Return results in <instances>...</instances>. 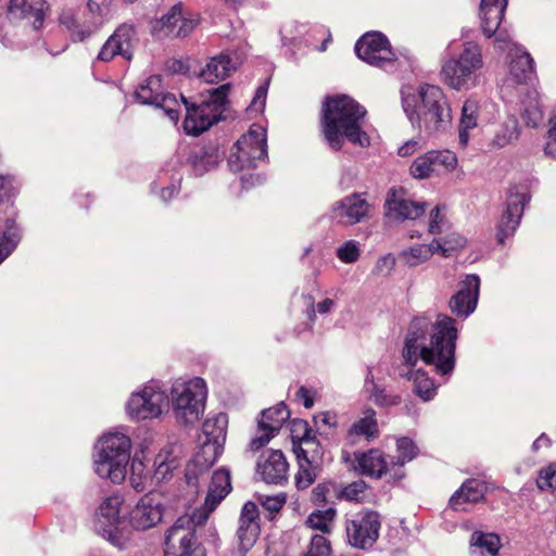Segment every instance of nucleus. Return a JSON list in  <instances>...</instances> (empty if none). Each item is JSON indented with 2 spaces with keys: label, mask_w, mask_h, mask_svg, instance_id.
Returning a JSON list of instances; mask_svg holds the SVG:
<instances>
[{
  "label": "nucleus",
  "mask_w": 556,
  "mask_h": 556,
  "mask_svg": "<svg viewBox=\"0 0 556 556\" xmlns=\"http://www.w3.org/2000/svg\"><path fill=\"white\" fill-rule=\"evenodd\" d=\"M135 30L131 26L123 25L105 41L98 54V61L110 62L121 55L130 61Z\"/></svg>",
  "instance_id": "412c9836"
},
{
  "label": "nucleus",
  "mask_w": 556,
  "mask_h": 556,
  "mask_svg": "<svg viewBox=\"0 0 556 556\" xmlns=\"http://www.w3.org/2000/svg\"><path fill=\"white\" fill-rule=\"evenodd\" d=\"M231 491L230 473L225 469H218L213 473L211 484L204 504L194 509L200 522H206L210 515Z\"/></svg>",
  "instance_id": "6ab92c4d"
},
{
  "label": "nucleus",
  "mask_w": 556,
  "mask_h": 556,
  "mask_svg": "<svg viewBox=\"0 0 556 556\" xmlns=\"http://www.w3.org/2000/svg\"><path fill=\"white\" fill-rule=\"evenodd\" d=\"M451 225L446 220L445 215L441 212L440 206H435L430 212L429 232L432 235L442 233L445 230H450Z\"/></svg>",
  "instance_id": "6e6d98bb"
},
{
  "label": "nucleus",
  "mask_w": 556,
  "mask_h": 556,
  "mask_svg": "<svg viewBox=\"0 0 556 556\" xmlns=\"http://www.w3.org/2000/svg\"><path fill=\"white\" fill-rule=\"evenodd\" d=\"M231 72V60L227 55L212 58L201 72V77L210 84L224 80Z\"/></svg>",
  "instance_id": "473e14b6"
},
{
  "label": "nucleus",
  "mask_w": 556,
  "mask_h": 556,
  "mask_svg": "<svg viewBox=\"0 0 556 556\" xmlns=\"http://www.w3.org/2000/svg\"><path fill=\"white\" fill-rule=\"evenodd\" d=\"M186 155L187 163L192 167L194 174L199 176L214 168L219 162V152L214 146L190 147Z\"/></svg>",
  "instance_id": "cd10ccee"
},
{
  "label": "nucleus",
  "mask_w": 556,
  "mask_h": 556,
  "mask_svg": "<svg viewBox=\"0 0 556 556\" xmlns=\"http://www.w3.org/2000/svg\"><path fill=\"white\" fill-rule=\"evenodd\" d=\"M370 204L362 194L353 193L338 201L333 206V216L340 223L354 225L368 216Z\"/></svg>",
  "instance_id": "4be33fe9"
},
{
  "label": "nucleus",
  "mask_w": 556,
  "mask_h": 556,
  "mask_svg": "<svg viewBox=\"0 0 556 556\" xmlns=\"http://www.w3.org/2000/svg\"><path fill=\"white\" fill-rule=\"evenodd\" d=\"M380 527V515L377 511L366 510L359 514L357 518L345 523L349 543L358 548L372 546L379 536Z\"/></svg>",
  "instance_id": "4468645a"
},
{
  "label": "nucleus",
  "mask_w": 556,
  "mask_h": 556,
  "mask_svg": "<svg viewBox=\"0 0 556 556\" xmlns=\"http://www.w3.org/2000/svg\"><path fill=\"white\" fill-rule=\"evenodd\" d=\"M429 320L416 317L412 320L403 348L402 356L408 366H415L418 359L433 365L440 375H450L455 366L457 328L448 316H439L432 325L429 346L424 345Z\"/></svg>",
  "instance_id": "f257e3e1"
},
{
  "label": "nucleus",
  "mask_w": 556,
  "mask_h": 556,
  "mask_svg": "<svg viewBox=\"0 0 556 556\" xmlns=\"http://www.w3.org/2000/svg\"><path fill=\"white\" fill-rule=\"evenodd\" d=\"M163 514L164 507L159 496L154 493H147L129 511V525L137 531H146L159 525L163 519Z\"/></svg>",
  "instance_id": "f3484780"
},
{
  "label": "nucleus",
  "mask_w": 556,
  "mask_h": 556,
  "mask_svg": "<svg viewBox=\"0 0 556 556\" xmlns=\"http://www.w3.org/2000/svg\"><path fill=\"white\" fill-rule=\"evenodd\" d=\"M354 469L362 476L371 479H381L390 477L399 480L403 472H397L394 466V458L387 455L378 447H371L367 451H356L354 453Z\"/></svg>",
  "instance_id": "9d476101"
},
{
  "label": "nucleus",
  "mask_w": 556,
  "mask_h": 556,
  "mask_svg": "<svg viewBox=\"0 0 556 556\" xmlns=\"http://www.w3.org/2000/svg\"><path fill=\"white\" fill-rule=\"evenodd\" d=\"M371 400L379 407H392L401 403L402 399L399 394L388 391L377 384L374 386L371 391Z\"/></svg>",
  "instance_id": "de8ad7c7"
},
{
  "label": "nucleus",
  "mask_w": 556,
  "mask_h": 556,
  "mask_svg": "<svg viewBox=\"0 0 556 556\" xmlns=\"http://www.w3.org/2000/svg\"><path fill=\"white\" fill-rule=\"evenodd\" d=\"M15 179L11 175H0V201L11 198L15 192Z\"/></svg>",
  "instance_id": "69168bd1"
},
{
  "label": "nucleus",
  "mask_w": 556,
  "mask_h": 556,
  "mask_svg": "<svg viewBox=\"0 0 556 556\" xmlns=\"http://www.w3.org/2000/svg\"><path fill=\"white\" fill-rule=\"evenodd\" d=\"M330 534H314L311 538L307 551L304 556H330L332 553Z\"/></svg>",
  "instance_id": "49530a36"
},
{
  "label": "nucleus",
  "mask_w": 556,
  "mask_h": 556,
  "mask_svg": "<svg viewBox=\"0 0 556 556\" xmlns=\"http://www.w3.org/2000/svg\"><path fill=\"white\" fill-rule=\"evenodd\" d=\"M386 208L387 215L396 220L417 219L425 214L427 204L408 199L401 188L388 192Z\"/></svg>",
  "instance_id": "aec40b11"
},
{
  "label": "nucleus",
  "mask_w": 556,
  "mask_h": 556,
  "mask_svg": "<svg viewBox=\"0 0 556 556\" xmlns=\"http://www.w3.org/2000/svg\"><path fill=\"white\" fill-rule=\"evenodd\" d=\"M338 511L334 507L315 509L305 519V527L319 532L318 534H331L334 529Z\"/></svg>",
  "instance_id": "c756f323"
},
{
  "label": "nucleus",
  "mask_w": 556,
  "mask_h": 556,
  "mask_svg": "<svg viewBox=\"0 0 556 556\" xmlns=\"http://www.w3.org/2000/svg\"><path fill=\"white\" fill-rule=\"evenodd\" d=\"M17 240L18 233L14 227H9L4 233H0V263L10 254Z\"/></svg>",
  "instance_id": "13d9d810"
},
{
  "label": "nucleus",
  "mask_w": 556,
  "mask_h": 556,
  "mask_svg": "<svg viewBox=\"0 0 556 556\" xmlns=\"http://www.w3.org/2000/svg\"><path fill=\"white\" fill-rule=\"evenodd\" d=\"M276 434L275 431L257 422V430L249 443V450L253 453L260 451L266 446Z\"/></svg>",
  "instance_id": "864d4df0"
},
{
  "label": "nucleus",
  "mask_w": 556,
  "mask_h": 556,
  "mask_svg": "<svg viewBox=\"0 0 556 556\" xmlns=\"http://www.w3.org/2000/svg\"><path fill=\"white\" fill-rule=\"evenodd\" d=\"M198 15H190L189 17L184 15L181 11V21H179L178 29L175 31L176 37H186L188 36L199 24Z\"/></svg>",
  "instance_id": "e2e57ef3"
},
{
  "label": "nucleus",
  "mask_w": 556,
  "mask_h": 556,
  "mask_svg": "<svg viewBox=\"0 0 556 556\" xmlns=\"http://www.w3.org/2000/svg\"><path fill=\"white\" fill-rule=\"evenodd\" d=\"M154 473L152 479L156 483L169 480L179 467V459L169 450H161L154 458Z\"/></svg>",
  "instance_id": "7c9ffc66"
},
{
  "label": "nucleus",
  "mask_w": 556,
  "mask_h": 556,
  "mask_svg": "<svg viewBox=\"0 0 556 556\" xmlns=\"http://www.w3.org/2000/svg\"><path fill=\"white\" fill-rule=\"evenodd\" d=\"M435 253L438 251L433 240L430 244H419L402 251L400 258L408 266H417L428 261Z\"/></svg>",
  "instance_id": "4c0bfd02"
},
{
  "label": "nucleus",
  "mask_w": 556,
  "mask_h": 556,
  "mask_svg": "<svg viewBox=\"0 0 556 556\" xmlns=\"http://www.w3.org/2000/svg\"><path fill=\"white\" fill-rule=\"evenodd\" d=\"M74 204L79 210H88L94 201L90 192L79 190L73 195Z\"/></svg>",
  "instance_id": "338daca9"
},
{
  "label": "nucleus",
  "mask_w": 556,
  "mask_h": 556,
  "mask_svg": "<svg viewBox=\"0 0 556 556\" xmlns=\"http://www.w3.org/2000/svg\"><path fill=\"white\" fill-rule=\"evenodd\" d=\"M261 532L260 511L253 502H247L241 510L238 539L243 551L250 549L257 541Z\"/></svg>",
  "instance_id": "393cba45"
},
{
  "label": "nucleus",
  "mask_w": 556,
  "mask_h": 556,
  "mask_svg": "<svg viewBox=\"0 0 556 556\" xmlns=\"http://www.w3.org/2000/svg\"><path fill=\"white\" fill-rule=\"evenodd\" d=\"M470 543L480 549L481 554L496 556L501 547V539L491 532L475 531L471 534Z\"/></svg>",
  "instance_id": "ea45409f"
},
{
  "label": "nucleus",
  "mask_w": 556,
  "mask_h": 556,
  "mask_svg": "<svg viewBox=\"0 0 556 556\" xmlns=\"http://www.w3.org/2000/svg\"><path fill=\"white\" fill-rule=\"evenodd\" d=\"M130 450L131 442L127 435L118 432L104 434L98 443L96 473L115 484L124 482L127 477Z\"/></svg>",
  "instance_id": "7ed1b4c3"
},
{
  "label": "nucleus",
  "mask_w": 556,
  "mask_h": 556,
  "mask_svg": "<svg viewBox=\"0 0 556 556\" xmlns=\"http://www.w3.org/2000/svg\"><path fill=\"white\" fill-rule=\"evenodd\" d=\"M480 279L476 275H468L460 282L459 290L450 301V307L457 316H468L477 306Z\"/></svg>",
  "instance_id": "5701e85b"
},
{
  "label": "nucleus",
  "mask_w": 556,
  "mask_h": 556,
  "mask_svg": "<svg viewBox=\"0 0 556 556\" xmlns=\"http://www.w3.org/2000/svg\"><path fill=\"white\" fill-rule=\"evenodd\" d=\"M266 156V130L261 125L254 124L235 143L228 163L235 172H240L253 167L255 161Z\"/></svg>",
  "instance_id": "6e6552de"
},
{
  "label": "nucleus",
  "mask_w": 556,
  "mask_h": 556,
  "mask_svg": "<svg viewBox=\"0 0 556 556\" xmlns=\"http://www.w3.org/2000/svg\"><path fill=\"white\" fill-rule=\"evenodd\" d=\"M494 36L495 46L502 51L508 50V54L514 50L515 47H519L518 45L511 41L509 34L505 29L498 28Z\"/></svg>",
  "instance_id": "0e129e2a"
},
{
  "label": "nucleus",
  "mask_w": 556,
  "mask_h": 556,
  "mask_svg": "<svg viewBox=\"0 0 556 556\" xmlns=\"http://www.w3.org/2000/svg\"><path fill=\"white\" fill-rule=\"evenodd\" d=\"M366 114V110L348 96H334L326 100L321 127L332 150H341L343 137L363 148L370 144L369 136L363 129Z\"/></svg>",
  "instance_id": "f03ea898"
},
{
  "label": "nucleus",
  "mask_w": 556,
  "mask_h": 556,
  "mask_svg": "<svg viewBox=\"0 0 556 556\" xmlns=\"http://www.w3.org/2000/svg\"><path fill=\"white\" fill-rule=\"evenodd\" d=\"M355 52L359 59L378 67H386L396 60L389 40L380 33L362 36L356 42Z\"/></svg>",
  "instance_id": "ddd939ff"
},
{
  "label": "nucleus",
  "mask_w": 556,
  "mask_h": 556,
  "mask_svg": "<svg viewBox=\"0 0 556 556\" xmlns=\"http://www.w3.org/2000/svg\"><path fill=\"white\" fill-rule=\"evenodd\" d=\"M349 434L364 437L367 441L376 439L379 435V427L375 410L368 409L364 417L351 426Z\"/></svg>",
  "instance_id": "e433bc0d"
},
{
  "label": "nucleus",
  "mask_w": 556,
  "mask_h": 556,
  "mask_svg": "<svg viewBox=\"0 0 556 556\" xmlns=\"http://www.w3.org/2000/svg\"><path fill=\"white\" fill-rule=\"evenodd\" d=\"M223 445L201 440L199 451L192 458L191 465L199 471L211 468L223 453Z\"/></svg>",
  "instance_id": "f704fd0d"
},
{
  "label": "nucleus",
  "mask_w": 556,
  "mask_h": 556,
  "mask_svg": "<svg viewBox=\"0 0 556 556\" xmlns=\"http://www.w3.org/2000/svg\"><path fill=\"white\" fill-rule=\"evenodd\" d=\"M165 405H167L165 392L153 384H147L131 394L127 403V413L136 420L152 419L162 414Z\"/></svg>",
  "instance_id": "f8f14e48"
},
{
  "label": "nucleus",
  "mask_w": 556,
  "mask_h": 556,
  "mask_svg": "<svg viewBox=\"0 0 556 556\" xmlns=\"http://www.w3.org/2000/svg\"><path fill=\"white\" fill-rule=\"evenodd\" d=\"M507 0H481L480 20L481 28L485 37H493L504 18Z\"/></svg>",
  "instance_id": "a878e982"
},
{
  "label": "nucleus",
  "mask_w": 556,
  "mask_h": 556,
  "mask_svg": "<svg viewBox=\"0 0 556 556\" xmlns=\"http://www.w3.org/2000/svg\"><path fill=\"white\" fill-rule=\"evenodd\" d=\"M256 500L264 509L268 510L270 514H277L286 505L287 494L283 492L276 495L258 494Z\"/></svg>",
  "instance_id": "603ef678"
},
{
  "label": "nucleus",
  "mask_w": 556,
  "mask_h": 556,
  "mask_svg": "<svg viewBox=\"0 0 556 556\" xmlns=\"http://www.w3.org/2000/svg\"><path fill=\"white\" fill-rule=\"evenodd\" d=\"M397 456L394 458V466L397 472H402L404 465L414 459L418 454V447L409 438L403 437L396 441Z\"/></svg>",
  "instance_id": "79ce46f5"
},
{
  "label": "nucleus",
  "mask_w": 556,
  "mask_h": 556,
  "mask_svg": "<svg viewBox=\"0 0 556 556\" xmlns=\"http://www.w3.org/2000/svg\"><path fill=\"white\" fill-rule=\"evenodd\" d=\"M269 80H266L263 85H261L255 92V96L252 100L251 105L255 110H263L266 102V96L268 90Z\"/></svg>",
  "instance_id": "774afa93"
},
{
  "label": "nucleus",
  "mask_w": 556,
  "mask_h": 556,
  "mask_svg": "<svg viewBox=\"0 0 556 556\" xmlns=\"http://www.w3.org/2000/svg\"><path fill=\"white\" fill-rule=\"evenodd\" d=\"M486 490L488 486L485 482L477 479H468L450 498V506L454 510H465L466 504H477L482 501Z\"/></svg>",
  "instance_id": "bb28decb"
},
{
  "label": "nucleus",
  "mask_w": 556,
  "mask_h": 556,
  "mask_svg": "<svg viewBox=\"0 0 556 556\" xmlns=\"http://www.w3.org/2000/svg\"><path fill=\"white\" fill-rule=\"evenodd\" d=\"M338 484L332 481L318 483L312 491V503L316 506H325L331 491L337 494Z\"/></svg>",
  "instance_id": "3c124183"
},
{
  "label": "nucleus",
  "mask_w": 556,
  "mask_h": 556,
  "mask_svg": "<svg viewBox=\"0 0 556 556\" xmlns=\"http://www.w3.org/2000/svg\"><path fill=\"white\" fill-rule=\"evenodd\" d=\"M124 504V498L119 494H113L103 500L99 506V516L102 517L105 522L118 529L121 525V509Z\"/></svg>",
  "instance_id": "c9c22d12"
},
{
  "label": "nucleus",
  "mask_w": 556,
  "mask_h": 556,
  "mask_svg": "<svg viewBox=\"0 0 556 556\" xmlns=\"http://www.w3.org/2000/svg\"><path fill=\"white\" fill-rule=\"evenodd\" d=\"M403 106L409 119H416L427 129H438L439 125L450 119V112L441 88L424 84L416 93L403 98Z\"/></svg>",
  "instance_id": "20e7f679"
},
{
  "label": "nucleus",
  "mask_w": 556,
  "mask_h": 556,
  "mask_svg": "<svg viewBox=\"0 0 556 556\" xmlns=\"http://www.w3.org/2000/svg\"><path fill=\"white\" fill-rule=\"evenodd\" d=\"M438 253L444 257L453 255L466 244V239L457 232H447L444 237L434 239Z\"/></svg>",
  "instance_id": "37998d69"
},
{
  "label": "nucleus",
  "mask_w": 556,
  "mask_h": 556,
  "mask_svg": "<svg viewBox=\"0 0 556 556\" xmlns=\"http://www.w3.org/2000/svg\"><path fill=\"white\" fill-rule=\"evenodd\" d=\"M370 493V486L362 479L355 480L344 485H338L336 500L349 503H365Z\"/></svg>",
  "instance_id": "2f4dec72"
},
{
  "label": "nucleus",
  "mask_w": 556,
  "mask_h": 556,
  "mask_svg": "<svg viewBox=\"0 0 556 556\" xmlns=\"http://www.w3.org/2000/svg\"><path fill=\"white\" fill-rule=\"evenodd\" d=\"M289 464L279 450H270L257 463V473L266 483L279 484L287 480Z\"/></svg>",
  "instance_id": "b1692460"
},
{
  "label": "nucleus",
  "mask_w": 556,
  "mask_h": 556,
  "mask_svg": "<svg viewBox=\"0 0 556 556\" xmlns=\"http://www.w3.org/2000/svg\"><path fill=\"white\" fill-rule=\"evenodd\" d=\"M154 105L163 109L172 121H178L180 104L174 94L162 92Z\"/></svg>",
  "instance_id": "09e8293b"
},
{
  "label": "nucleus",
  "mask_w": 556,
  "mask_h": 556,
  "mask_svg": "<svg viewBox=\"0 0 556 556\" xmlns=\"http://www.w3.org/2000/svg\"><path fill=\"white\" fill-rule=\"evenodd\" d=\"M337 256L343 263H355L359 257L358 244L353 240L345 242L338 249Z\"/></svg>",
  "instance_id": "bf43d9fd"
},
{
  "label": "nucleus",
  "mask_w": 556,
  "mask_h": 556,
  "mask_svg": "<svg viewBox=\"0 0 556 556\" xmlns=\"http://www.w3.org/2000/svg\"><path fill=\"white\" fill-rule=\"evenodd\" d=\"M290 413L283 404L263 410L258 422L278 433Z\"/></svg>",
  "instance_id": "a19ab883"
},
{
  "label": "nucleus",
  "mask_w": 556,
  "mask_h": 556,
  "mask_svg": "<svg viewBox=\"0 0 556 556\" xmlns=\"http://www.w3.org/2000/svg\"><path fill=\"white\" fill-rule=\"evenodd\" d=\"M478 110L479 105L476 100L468 99L465 101L460 118L462 127L475 128L477 126Z\"/></svg>",
  "instance_id": "4d7b16f0"
},
{
  "label": "nucleus",
  "mask_w": 556,
  "mask_h": 556,
  "mask_svg": "<svg viewBox=\"0 0 556 556\" xmlns=\"http://www.w3.org/2000/svg\"><path fill=\"white\" fill-rule=\"evenodd\" d=\"M229 84L222 85L210 91L208 98L200 104L187 108L184 128L187 134L200 135L217 123L226 109Z\"/></svg>",
  "instance_id": "39448f33"
},
{
  "label": "nucleus",
  "mask_w": 556,
  "mask_h": 556,
  "mask_svg": "<svg viewBox=\"0 0 556 556\" xmlns=\"http://www.w3.org/2000/svg\"><path fill=\"white\" fill-rule=\"evenodd\" d=\"M457 166V157L454 152L429 151L414 160L409 173L414 178L425 179L432 174L451 172Z\"/></svg>",
  "instance_id": "dca6fc26"
},
{
  "label": "nucleus",
  "mask_w": 556,
  "mask_h": 556,
  "mask_svg": "<svg viewBox=\"0 0 556 556\" xmlns=\"http://www.w3.org/2000/svg\"><path fill=\"white\" fill-rule=\"evenodd\" d=\"M536 484L542 491L556 492V464H549L539 471Z\"/></svg>",
  "instance_id": "8fccbe9b"
},
{
  "label": "nucleus",
  "mask_w": 556,
  "mask_h": 556,
  "mask_svg": "<svg viewBox=\"0 0 556 556\" xmlns=\"http://www.w3.org/2000/svg\"><path fill=\"white\" fill-rule=\"evenodd\" d=\"M227 417L219 414L212 418H207L202 426V438L200 440L212 442L224 446L226 441Z\"/></svg>",
  "instance_id": "72a5a7b5"
},
{
  "label": "nucleus",
  "mask_w": 556,
  "mask_h": 556,
  "mask_svg": "<svg viewBox=\"0 0 556 556\" xmlns=\"http://www.w3.org/2000/svg\"><path fill=\"white\" fill-rule=\"evenodd\" d=\"M314 424L319 430H332L338 427V416L334 412H320L314 416Z\"/></svg>",
  "instance_id": "052dcab7"
},
{
  "label": "nucleus",
  "mask_w": 556,
  "mask_h": 556,
  "mask_svg": "<svg viewBox=\"0 0 556 556\" xmlns=\"http://www.w3.org/2000/svg\"><path fill=\"white\" fill-rule=\"evenodd\" d=\"M161 93L160 76H150L141 85L138 86L135 92V97L142 104L154 105Z\"/></svg>",
  "instance_id": "58836bf2"
},
{
  "label": "nucleus",
  "mask_w": 556,
  "mask_h": 556,
  "mask_svg": "<svg viewBox=\"0 0 556 556\" xmlns=\"http://www.w3.org/2000/svg\"><path fill=\"white\" fill-rule=\"evenodd\" d=\"M528 201L529 194L525 186H513L509 188L505 211L495 227V237L498 244H504L506 239L514 236Z\"/></svg>",
  "instance_id": "9b49d317"
},
{
  "label": "nucleus",
  "mask_w": 556,
  "mask_h": 556,
  "mask_svg": "<svg viewBox=\"0 0 556 556\" xmlns=\"http://www.w3.org/2000/svg\"><path fill=\"white\" fill-rule=\"evenodd\" d=\"M300 427L303 428V437L300 438V443L298 446H302L304 448H307L309 451V456H316L319 453V444L315 440V438L312 435V430L308 428V425L306 422H300Z\"/></svg>",
  "instance_id": "680f3d73"
},
{
  "label": "nucleus",
  "mask_w": 556,
  "mask_h": 556,
  "mask_svg": "<svg viewBox=\"0 0 556 556\" xmlns=\"http://www.w3.org/2000/svg\"><path fill=\"white\" fill-rule=\"evenodd\" d=\"M173 406L186 422L199 418L200 408L206 397V384L202 378H194L175 386L172 390Z\"/></svg>",
  "instance_id": "1a4fd4ad"
},
{
  "label": "nucleus",
  "mask_w": 556,
  "mask_h": 556,
  "mask_svg": "<svg viewBox=\"0 0 556 556\" xmlns=\"http://www.w3.org/2000/svg\"><path fill=\"white\" fill-rule=\"evenodd\" d=\"M50 12L46 0H10L8 4L9 17L14 22L24 23L35 30L43 27Z\"/></svg>",
  "instance_id": "a211bd4d"
},
{
  "label": "nucleus",
  "mask_w": 556,
  "mask_h": 556,
  "mask_svg": "<svg viewBox=\"0 0 556 556\" xmlns=\"http://www.w3.org/2000/svg\"><path fill=\"white\" fill-rule=\"evenodd\" d=\"M508 58V72L503 84L505 88L530 86L536 81L534 61L522 47H515Z\"/></svg>",
  "instance_id": "2eb2a0df"
},
{
  "label": "nucleus",
  "mask_w": 556,
  "mask_h": 556,
  "mask_svg": "<svg viewBox=\"0 0 556 556\" xmlns=\"http://www.w3.org/2000/svg\"><path fill=\"white\" fill-rule=\"evenodd\" d=\"M299 469L295 475V488L300 491L308 489L317 478L315 457L309 456V451L302 446L295 448Z\"/></svg>",
  "instance_id": "c85d7f7f"
},
{
  "label": "nucleus",
  "mask_w": 556,
  "mask_h": 556,
  "mask_svg": "<svg viewBox=\"0 0 556 556\" xmlns=\"http://www.w3.org/2000/svg\"><path fill=\"white\" fill-rule=\"evenodd\" d=\"M181 21V5H174L170 11L160 20L161 28L166 35H174Z\"/></svg>",
  "instance_id": "5fc2aeb1"
},
{
  "label": "nucleus",
  "mask_w": 556,
  "mask_h": 556,
  "mask_svg": "<svg viewBox=\"0 0 556 556\" xmlns=\"http://www.w3.org/2000/svg\"><path fill=\"white\" fill-rule=\"evenodd\" d=\"M414 392L424 401L431 400L435 393L437 388L432 379L422 370H417L412 376Z\"/></svg>",
  "instance_id": "c03bdc74"
},
{
  "label": "nucleus",
  "mask_w": 556,
  "mask_h": 556,
  "mask_svg": "<svg viewBox=\"0 0 556 556\" xmlns=\"http://www.w3.org/2000/svg\"><path fill=\"white\" fill-rule=\"evenodd\" d=\"M482 67L481 47L476 42H466L457 59H451L444 63L441 76L447 86L459 90L475 79Z\"/></svg>",
  "instance_id": "0eeeda50"
},
{
  "label": "nucleus",
  "mask_w": 556,
  "mask_h": 556,
  "mask_svg": "<svg viewBox=\"0 0 556 556\" xmlns=\"http://www.w3.org/2000/svg\"><path fill=\"white\" fill-rule=\"evenodd\" d=\"M205 522L198 520V514H185L177 518L165 532L164 556H203L195 531Z\"/></svg>",
  "instance_id": "423d86ee"
},
{
  "label": "nucleus",
  "mask_w": 556,
  "mask_h": 556,
  "mask_svg": "<svg viewBox=\"0 0 556 556\" xmlns=\"http://www.w3.org/2000/svg\"><path fill=\"white\" fill-rule=\"evenodd\" d=\"M130 463L129 480L131 486L141 492L146 489L147 480L149 479V470L147 465L138 457H134Z\"/></svg>",
  "instance_id": "a18cd8bd"
}]
</instances>
